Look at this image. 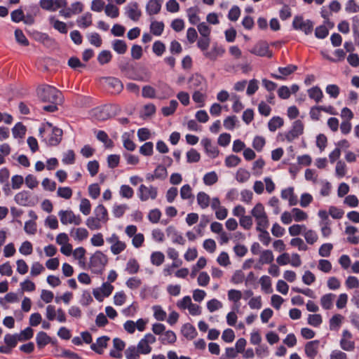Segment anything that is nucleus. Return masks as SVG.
I'll return each mask as SVG.
<instances>
[{
    "label": "nucleus",
    "mask_w": 359,
    "mask_h": 359,
    "mask_svg": "<svg viewBox=\"0 0 359 359\" xmlns=\"http://www.w3.org/2000/svg\"><path fill=\"white\" fill-rule=\"evenodd\" d=\"M60 95V91L50 86H42L37 89L39 99L43 102L49 103L43 107V109L46 111L53 112L57 109V102Z\"/></svg>",
    "instance_id": "nucleus-1"
},
{
    "label": "nucleus",
    "mask_w": 359,
    "mask_h": 359,
    "mask_svg": "<svg viewBox=\"0 0 359 359\" xmlns=\"http://www.w3.org/2000/svg\"><path fill=\"white\" fill-rule=\"evenodd\" d=\"M39 133L41 140L50 146L57 145L62 140V130L49 122L43 123Z\"/></svg>",
    "instance_id": "nucleus-2"
},
{
    "label": "nucleus",
    "mask_w": 359,
    "mask_h": 359,
    "mask_svg": "<svg viewBox=\"0 0 359 359\" xmlns=\"http://www.w3.org/2000/svg\"><path fill=\"white\" fill-rule=\"evenodd\" d=\"M109 220L108 211L106 208L99 204L93 210V215L87 218L86 225L90 230H99L105 225Z\"/></svg>",
    "instance_id": "nucleus-3"
},
{
    "label": "nucleus",
    "mask_w": 359,
    "mask_h": 359,
    "mask_svg": "<svg viewBox=\"0 0 359 359\" xmlns=\"http://www.w3.org/2000/svg\"><path fill=\"white\" fill-rule=\"evenodd\" d=\"M252 218L254 217L257 223L256 229L268 228L269 225L268 216L264 205L257 203L250 211Z\"/></svg>",
    "instance_id": "nucleus-4"
},
{
    "label": "nucleus",
    "mask_w": 359,
    "mask_h": 359,
    "mask_svg": "<svg viewBox=\"0 0 359 359\" xmlns=\"http://www.w3.org/2000/svg\"><path fill=\"white\" fill-rule=\"evenodd\" d=\"M58 217L63 225L74 224L79 226L82 223L79 215H76L72 210H61L58 212Z\"/></svg>",
    "instance_id": "nucleus-5"
},
{
    "label": "nucleus",
    "mask_w": 359,
    "mask_h": 359,
    "mask_svg": "<svg viewBox=\"0 0 359 359\" xmlns=\"http://www.w3.org/2000/svg\"><path fill=\"white\" fill-rule=\"evenodd\" d=\"M304 128V124L300 120L294 121L292 128L288 132L280 135L281 140H286L288 142H292L303 134Z\"/></svg>",
    "instance_id": "nucleus-6"
},
{
    "label": "nucleus",
    "mask_w": 359,
    "mask_h": 359,
    "mask_svg": "<svg viewBox=\"0 0 359 359\" xmlns=\"http://www.w3.org/2000/svg\"><path fill=\"white\" fill-rule=\"evenodd\" d=\"M107 262V255L100 251H97L90 258V266L93 272L99 273L103 270Z\"/></svg>",
    "instance_id": "nucleus-7"
},
{
    "label": "nucleus",
    "mask_w": 359,
    "mask_h": 359,
    "mask_svg": "<svg viewBox=\"0 0 359 359\" xmlns=\"http://www.w3.org/2000/svg\"><path fill=\"white\" fill-rule=\"evenodd\" d=\"M106 241L110 245L111 252L114 255H119L126 248V243L121 241L115 233L107 237Z\"/></svg>",
    "instance_id": "nucleus-8"
},
{
    "label": "nucleus",
    "mask_w": 359,
    "mask_h": 359,
    "mask_svg": "<svg viewBox=\"0 0 359 359\" xmlns=\"http://www.w3.org/2000/svg\"><path fill=\"white\" fill-rule=\"evenodd\" d=\"M156 341V338L154 334L151 333L146 334L137 345L140 353L143 355L149 354L152 351L151 345L154 344Z\"/></svg>",
    "instance_id": "nucleus-9"
},
{
    "label": "nucleus",
    "mask_w": 359,
    "mask_h": 359,
    "mask_svg": "<svg viewBox=\"0 0 359 359\" xmlns=\"http://www.w3.org/2000/svg\"><path fill=\"white\" fill-rule=\"evenodd\" d=\"M292 26L295 29L303 32L308 35L313 31V23L310 20H305L302 16H295L292 22Z\"/></svg>",
    "instance_id": "nucleus-10"
},
{
    "label": "nucleus",
    "mask_w": 359,
    "mask_h": 359,
    "mask_svg": "<svg viewBox=\"0 0 359 359\" xmlns=\"http://www.w3.org/2000/svg\"><path fill=\"white\" fill-rule=\"evenodd\" d=\"M114 290V286L109 282L103 283L102 285L93 290L94 297L100 302H102L104 298L111 295Z\"/></svg>",
    "instance_id": "nucleus-11"
},
{
    "label": "nucleus",
    "mask_w": 359,
    "mask_h": 359,
    "mask_svg": "<svg viewBox=\"0 0 359 359\" xmlns=\"http://www.w3.org/2000/svg\"><path fill=\"white\" fill-rule=\"evenodd\" d=\"M189 88L195 90H207V83L205 79L198 74L191 75L188 79Z\"/></svg>",
    "instance_id": "nucleus-12"
},
{
    "label": "nucleus",
    "mask_w": 359,
    "mask_h": 359,
    "mask_svg": "<svg viewBox=\"0 0 359 359\" xmlns=\"http://www.w3.org/2000/svg\"><path fill=\"white\" fill-rule=\"evenodd\" d=\"M157 188L153 186H146L141 184L138 189V196L142 201H146L149 199L154 200L157 196Z\"/></svg>",
    "instance_id": "nucleus-13"
},
{
    "label": "nucleus",
    "mask_w": 359,
    "mask_h": 359,
    "mask_svg": "<svg viewBox=\"0 0 359 359\" xmlns=\"http://www.w3.org/2000/svg\"><path fill=\"white\" fill-rule=\"evenodd\" d=\"M125 15L134 22L140 20L142 15V11L137 2H130L124 8Z\"/></svg>",
    "instance_id": "nucleus-14"
},
{
    "label": "nucleus",
    "mask_w": 359,
    "mask_h": 359,
    "mask_svg": "<svg viewBox=\"0 0 359 359\" xmlns=\"http://www.w3.org/2000/svg\"><path fill=\"white\" fill-rule=\"evenodd\" d=\"M84 5L80 1L73 2L67 9L60 10V15L65 18H69L74 15H78L83 12Z\"/></svg>",
    "instance_id": "nucleus-15"
},
{
    "label": "nucleus",
    "mask_w": 359,
    "mask_h": 359,
    "mask_svg": "<svg viewBox=\"0 0 359 359\" xmlns=\"http://www.w3.org/2000/svg\"><path fill=\"white\" fill-rule=\"evenodd\" d=\"M250 53L260 57H271L272 53L266 42L259 41L250 50Z\"/></svg>",
    "instance_id": "nucleus-16"
},
{
    "label": "nucleus",
    "mask_w": 359,
    "mask_h": 359,
    "mask_svg": "<svg viewBox=\"0 0 359 359\" xmlns=\"http://www.w3.org/2000/svg\"><path fill=\"white\" fill-rule=\"evenodd\" d=\"M106 86L111 90L112 93H119L123 88L122 82L117 78L106 77L102 79Z\"/></svg>",
    "instance_id": "nucleus-17"
},
{
    "label": "nucleus",
    "mask_w": 359,
    "mask_h": 359,
    "mask_svg": "<svg viewBox=\"0 0 359 359\" xmlns=\"http://www.w3.org/2000/svg\"><path fill=\"white\" fill-rule=\"evenodd\" d=\"M280 196L283 199L288 201L290 206H294L298 203L297 196L294 193L293 187H287L281 191Z\"/></svg>",
    "instance_id": "nucleus-18"
},
{
    "label": "nucleus",
    "mask_w": 359,
    "mask_h": 359,
    "mask_svg": "<svg viewBox=\"0 0 359 359\" xmlns=\"http://www.w3.org/2000/svg\"><path fill=\"white\" fill-rule=\"evenodd\" d=\"M167 236L170 238L172 241L174 243H177L180 245L185 244V239L183 238L182 234H180L175 227L170 226L166 229Z\"/></svg>",
    "instance_id": "nucleus-19"
},
{
    "label": "nucleus",
    "mask_w": 359,
    "mask_h": 359,
    "mask_svg": "<svg viewBox=\"0 0 359 359\" xmlns=\"http://www.w3.org/2000/svg\"><path fill=\"white\" fill-rule=\"evenodd\" d=\"M50 25L61 34H67L68 32L67 24L59 20L55 15H50L48 18Z\"/></svg>",
    "instance_id": "nucleus-20"
},
{
    "label": "nucleus",
    "mask_w": 359,
    "mask_h": 359,
    "mask_svg": "<svg viewBox=\"0 0 359 359\" xmlns=\"http://www.w3.org/2000/svg\"><path fill=\"white\" fill-rule=\"evenodd\" d=\"M297 69V67L294 65H289L285 67H278V71L280 75L271 74L272 77L276 79L283 80L287 76L290 75Z\"/></svg>",
    "instance_id": "nucleus-21"
},
{
    "label": "nucleus",
    "mask_w": 359,
    "mask_h": 359,
    "mask_svg": "<svg viewBox=\"0 0 359 359\" xmlns=\"http://www.w3.org/2000/svg\"><path fill=\"white\" fill-rule=\"evenodd\" d=\"M76 25L81 29H86L93 23V15L90 12H86L76 19Z\"/></svg>",
    "instance_id": "nucleus-22"
},
{
    "label": "nucleus",
    "mask_w": 359,
    "mask_h": 359,
    "mask_svg": "<svg viewBox=\"0 0 359 359\" xmlns=\"http://www.w3.org/2000/svg\"><path fill=\"white\" fill-rule=\"evenodd\" d=\"M161 0H149L146 5V12L149 15L158 14L161 9Z\"/></svg>",
    "instance_id": "nucleus-23"
},
{
    "label": "nucleus",
    "mask_w": 359,
    "mask_h": 359,
    "mask_svg": "<svg viewBox=\"0 0 359 359\" xmlns=\"http://www.w3.org/2000/svg\"><path fill=\"white\" fill-rule=\"evenodd\" d=\"M319 341H309L305 345V353L310 358H314L318 354Z\"/></svg>",
    "instance_id": "nucleus-24"
},
{
    "label": "nucleus",
    "mask_w": 359,
    "mask_h": 359,
    "mask_svg": "<svg viewBox=\"0 0 359 359\" xmlns=\"http://www.w3.org/2000/svg\"><path fill=\"white\" fill-rule=\"evenodd\" d=\"M70 236L76 241H82L88 236V231L85 228H73L70 231Z\"/></svg>",
    "instance_id": "nucleus-25"
},
{
    "label": "nucleus",
    "mask_w": 359,
    "mask_h": 359,
    "mask_svg": "<svg viewBox=\"0 0 359 359\" xmlns=\"http://www.w3.org/2000/svg\"><path fill=\"white\" fill-rule=\"evenodd\" d=\"M109 338L105 336L99 337L96 342L91 345V348L96 353L101 354L103 352V349L107 347V341Z\"/></svg>",
    "instance_id": "nucleus-26"
},
{
    "label": "nucleus",
    "mask_w": 359,
    "mask_h": 359,
    "mask_svg": "<svg viewBox=\"0 0 359 359\" xmlns=\"http://www.w3.org/2000/svg\"><path fill=\"white\" fill-rule=\"evenodd\" d=\"M164 23L162 21H157L155 20H151V24L149 26L150 32L154 36H161L164 30Z\"/></svg>",
    "instance_id": "nucleus-27"
},
{
    "label": "nucleus",
    "mask_w": 359,
    "mask_h": 359,
    "mask_svg": "<svg viewBox=\"0 0 359 359\" xmlns=\"http://www.w3.org/2000/svg\"><path fill=\"white\" fill-rule=\"evenodd\" d=\"M14 200L18 205L27 206L30 201V194L26 191H20L15 196Z\"/></svg>",
    "instance_id": "nucleus-28"
},
{
    "label": "nucleus",
    "mask_w": 359,
    "mask_h": 359,
    "mask_svg": "<svg viewBox=\"0 0 359 359\" xmlns=\"http://www.w3.org/2000/svg\"><path fill=\"white\" fill-rule=\"evenodd\" d=\"M158 339L164 345L172 344L176 341L177 336L173 331L168 330L162 334Z\"/></svg>",
    "instance_id": "nucleus-29"
},
{
    "label": "nucleus",
    "mask_w": 359,
    "mask_h": 359,
    "mask_svg": "<svg viewBox=\"0 0 359 359\" xmlns=\"http://www.w3.org/2000/svg\"><path fill=\"white\" fill-rule=\"evenodd\" d=\"M309 97L316 102H320L323 97V93L318 86H313L307 90Z\"/></svg>",
    "instance_id": "nucleus-30"
},
{
    "label": "nucleus",
    "mask_w": 359,
    "mask_h": 359,
    "mask_svg": "<svg viewBox=\"0 0 359 359\" xmlns=\"http://www.w3.org/2000/svg\"><path fill=\"white\" fill-rule=\"evenodd\" d=\"M197 203L202 209L207 208L210 203V196L203 191H200L196 196Z\"/></svg>",
    "instance_id": "nucleus-31"
},
{
    "label": "nucleus",
    "mask_w": 359,
    "mask_h": 359,
    "mask_svg": "<svg viewBox=\"0 0 359 359\" xmlns=\"http://www.w3.org/2000/svg\"><path fill=\"white\" fill-rule=\"evenodd\" d=\"M292 215L293 217V220L296 222L306 221L309 217V215L306 212L298 208H293L292 209Z\"/></svg>",
    "instance_id": "nucleus-32"
},
{
    "label": "nucleus",
    "mask_w": 359,
    "mask_h": 359,
    "mask_svg": "<svg viewBox=\"0 0 359 359\" xmlns=\"http://www.w3.org/2000/svg\"><path fill=\"white\" fill-rule=\"evenodd\" d=\"M303 236L306 243L310 245L314 244L318 239L317 233L314 230L307 229L306 227L303 233Z\"/></svg>",
    "instance_id": "nucleus-33"
},
{
    "label": "nucleus",
    "mask_w": 359,
    "mask_h": 359,
    "mask_svg": "<svg viewBox=\"0 0 359 359\" xmlns=\"http://www.w3.org/2000/svg\"><path fill=\"white\" fill-rule=\"evenodd\" d=\"M105 15L111 18H116L119 16V8L114 4L109 3L104 7Z\"/></svg>",
    "instance_id": "nucleus-34"
},
{
    "label": "nucleus",
    "mask_w": 359,
    "mask_h": 359,
    "mask_svg": "<svg viewBox=\"0 0 359 359\" xmlns=\"http://www.w3.org/2000/svg\"><path fill=\"white\" fill-rule=\"evenodd\" d=\"M183 335L189 339H192L196 337L197 332L196 328L191 324H185L182 329Z\"/></svg>",
    "instance_id": "nucleus-35"
},
{
    "label": "nucleus",
    "mask_w": 359,
    "mask_h": 359,
    "mask_svg": "<svg viewBox=\"0 0 359 359\" xmlns=\"http://www.w3.org/2000/svg\"><path fill=\"white\" fill-rule=\"evenodd\" d=\"M37 346L39 348H43L50 341V338L44 332H39L36 337Z\"/></svg>",
    "instance_id": "nucleus-36"
},
{
    "label": "nucleus",
    "mask_w": 359,
    "mask_h": 359,
    "mask_svg": "<svg viewBox=\"0 0 359 359\" xmlns=\"http://www.w3.org/2000/svg\"><path fill=\"white\" fill-rule=\"evenodd\" d=\"M334 294L332 293L326 294L321 297L320 304L324 309L328 310L332 307Z\"/></svg>",
    "instance_id": "nucleus-37"
},
{
    "label": "nucleus",
    "mask_w": 359,
    "mask_h": 359,
    "mask_svg": "<svg viewBox=\"0 0 359 359\" xmlns=\"http://www.w3.org/2000/svg\"><path fill=\"white\" fill-rule=\"evenodd\" d=\"M259 283L261 285L262 290L267 293H271L273 292V289L271 287V280L268 276H263L259 279Z\"/></svg>",
    "instance_id": "nucleus-38"
},
{
    "label": "nucleus",
    "mask_w": 359,
    "mask_h": 359,
    "mask_svg": "<svg viewBox=\"0 0 359 359\" xmlns=\"http://www.w3.org/2000/svg\"><path fill=\"white\" fill-rule=\"evenodd\" d=\"M283 119L280 116H273L268 123L269 130L271 132L276 131L283 125Z\"/></svg>",
    "instance_id": "nucleus-39"
},
{
    "label": "nucleus",
    "mask_w": 359,
    "mask_h": 359,
    "mask_svg": "<svg viewBox=\"0 0 359 359\" xmlns=\"http://www.w3.org/2000/svg\"><path fill=\"white\" fill-rule=\"evenodd\" d=\"M112 48L118 54H124L127 50V45L123 40L116 39L112 41Z\"/></svg>",
    "instance_id": "nucleus-40"
},
{
    "label": "nucleus",
    "mask_w": 359,
    "mask_h": 359,
    "mask_svg": "<svg viewBox=\"0 0 359 359\" xmlns=\"http://www.w3.org/2000/svg\"><path fill=\"white\" fill-rule=\"evenodd\" d=\"M206 98L205 91L204 90H195L192 95V99L196 102L199 104L198 107H202L205 105V100Z\"/></svg>",
    "instance_id": "nucleus-41"
},
{
    "label": "nucleus",
    "mask_w": 359,
    "mask_h": 359,
    "mask_svg": "<svg viewBox=\"0 0 359 359\" xmlns=\"http://www.w3.org/2000/svg\"><path fill=\"white\" fill-rule=\"evenodd\" d=\"M274 259V256L271 250H265L262 251L259 262L262 264H271Z\"/></svg>",
    "instance_id": "nucleus-42"
},
{
    "label": "nucleus",
    "mask_w": 359,
    "mask_h": 359,
    "mask_svg": "<svg viewBox=\"0 0 359 359\" xmlns=\"http://www.w3.org/2000/svg\"><path fill=\"white\" fill-rule=\"evenodd\" d=\"M139 269L140 265L135 259L131 258L128 261L126 266V271L128 273L135 274L138 272Z\"/></svg>",
    "instance_id": "nucleus-43"
},
{
    "label": "nucleus",
    "mask_w": 359,
    "mask_h": 359,
    "mask_svg": "<svg viewBox=\"0 0 359 359\" xmlns=\"http://www.w3.org/2000/svg\"><path fill=\"white\" fill-rule=\"evenodd\" d=\"M154 311V317L158 321H163L165 320L167 313L159 305H155L152 307Z\"/></svg>",
    "instance_id": "nucleus-44"
},
{
    "label": "nucleus",
    "mask_w": 359,
    "mask_h": 359,
    "mask_svg": "<svg viewBox=\"0 0 359 359\" xmlns=\"http://www.w3.org/2000/svg\"><path fill=\"white\" fill-rule=\"evenodd\" d=\"M347 167L342 161H338L335 166V175L338 178H342L346 175Z\"/></svg>",
    "instance_id": "nucleus-45"
},
{
    "label": "nucleus",
    "mask_w": 359,
    "mask_h": 359,
    "mask_svg": "<svg viewBox=\"0 0 359 359\" xmlns=\"http://www.w3.org/2000/svg\"><path fill=\"white\" fill-rule=\"evenodd\" d=\"M12 133L15 138H22L25 135L26 128L19 122L13 128Z\"/></svg>",
    "instance_id": "nucleus-46"
},
{
    "label": "nucleus",
    "mask_w": 359,
    "mask_h": 359,
    "mask_svg": "<svg viewBox=\"0 0 359 359\" xmlns=\"http://www.w3.org/2000/svg\"><path fill=\"white\" fill-rule=\"evenodd\" d=\"M203 180L205 185L211 186L217 182L218 176L215 171L209 172L203 176Z\"/></svg>",
    "instance_id": "nucleus-47"
},
{
    "label": "nucleus",
    "mask_w": 359,
    "mask_h": 359,
    "mask_svg": "<svg viewBox=\"0 0 359 359\" xmlns=\"http://www.w3.org/2000/svg\"><path fill=\"white\" fill-rule=\"evenodd\" d=\"M177 106H178V102L175 100H172L170 102L168 106L163 107L161 109L163 114L165 116L172 114L175 111Z\"/></svg>",
    "instance_id": "nucleus-48"
},
{
    "label": "nucleus",
    "mask_w": 359,
    "mask_h": 359,
    "mask_svg": "<svg viewBox=\"0 0 359 359\" xmlns=\"http://www.w3.org/2000/svg\"><path fill=\"white\" fill-rule=\"evenodd\" d=\"M250 177V173L244 168H239L236 173V179L238 182H247Z\"/></svg>",
    "instance_id": "nucleus-49"
},
{
    "label": "nucleus",
    "mask_w": 359,
    "mask_h": 359,
    "mask_svg": "<svg viewBox=\"0 0 359 359\" xmlns=\"http://www.w3.org/2000/svg\"><path fill=\"white\" fill-rule=\"evenodd\" d=\"M180 196L183 200L194 198L192 189L189 184H184L180 189Z\"/></svg>",
    "instance_id": "nucleus-50"
},
{
    "label": "nucleus",
    "mask_w": 359,
    "mask_h": 359,
    "mask_svg": "<svg viewBox=\"0 0 359 359\" xmlns=\"http://www.w3.org/2000/svg\"><path fill=\"white\" fill-rule=\"evenodd\" d=\"M267 228L256 229L257 231H259V240L265 245L268 246L271 242V237L269 232L266 231Z\"/></svg>",
    "instance_id": "nucleus-51"
},
{
    "label": "nucleus",
    "mask_w": 359,
    "mask_h": 359,
    "mask_svg": "<svg viewBox=\"0 0 359 359\" xmlns=\"http://www.w3.org/2000/svg\"><path fill=\"white\" fill-rule=\"evenodd\" d=\"M72 190L69 187H60L57 189V196L64 199L68 200L72 196Z\"/></svg>",
    "instance_id": "nucleus-52"
},
{
    "label": "nucleus",
    "mask_w": 359,
    "mask_h": 359,
    "mask_svg": "<svg viewBox=\"0 0 359 359\" xmlns=\"http://www.w3.org/2000/svg\"><path fill=\"white\" fill-rule=\"evenodd\" d=\"M305 225L301 224H292L288 229L289 233L291 236H297L299 234H302L306 229Z\"/></svg>",
    "instance_id": "nucleus-53"
},
{
    "label": "nucleus",
    "mask_w": 359,
    "mask_h": 359,
    "mask_svg": "<svg viewBox=\"0 0 359 359\" xmlns=\"http://www.w3.org/2000/svg\"><path fill=\"white\" fill-rule=\"evenodd\" d=\"M140 352L139 349L135 346H129L125 351V355L127 359H138Z\"/></svg>",
    "instance_id": "nucleus-54"
},
{
    "label": "nucleus",
    "mask_w": 359,
    "mask_h": 359,
    "mask_svg": "<svg viewBox=\"0 0 359 359\" xmlns=\"http://www.w3.org/2000/svg\"><path fill=\"white\" fill-rule=\"evenodd\" d=\"M79 210L84 215H88L91 211V204L88 199L82 198L79 205Z\"/></svg>",
    "instance_id": "nucleus-55"
},
{
    "label": "nucleus",
    "mask_w": 359,
    "mask_h": 359,
    "mask_svg": "<svg viewBox=\"0 0 359 359\" xmlns=\"http://www.w3.org/2000/svg\"><path fill=\"white\" fill-rule=\"evenodd\" d=\"M243 298L240 290L231 289L228 291V299L233 303H238Z\"/></svg>",
    "instance_id": "nucleus-56"
},
{
    "label": "nucleus",
    "mask_w": 359,
    "mask_h": 359,
    "mask_svg": "<svg viewBox=\"0 0 359 359\" xmlns=\"http://www.w3.org/2000/svg\"><path fill=\"white\" fill-rule=\"evenodd\" d=\"M344 317L340 314L334 315L330 320V330H337L342 323Z\"/></svg>",
    "instance_id": "nucleus-57"
},
{
    "label": "nucleus",
    "mask_w": 359,
    "mask_h": 359,
    "mask_svg": "<svg viewBox=\"0 0 359 359\" xmlns=\"http://www.w3.org/2000/svg\"><path fill=\"white\" fill-rule=\"evenodd\" d=\"M154 177H156L157 180H163L166 178L168 175V171L165 167L163 165H158L155 168L154 171Z\"/></svg>",
    "instance_id": "nucleus-58"
},
{
    "label": "nucleus",
    "mask_w": 359,
    "mask_h": 359,
    "mask_svg": "<svg viewBox=\"0 0 359 359\" xmlns=\"http://www.w3.org/2000/svg\"><path fill=\"white\" fill-rule=\"evenodd\" d=\"M165 259V256L161 252H154L151 255V262L156 266L161 265Z\"/></svg>",
    "instance_id": "nucleus-59"
},
{
    "label": "nucleus",
    "mask_w": 359,
    "mask_h": 359,
    "mask_svg": "<svg viewBox=\"0 0 359 359\" xmlns=\"http://www.w3.org/2000/svg\"><path fill=\"white\" fill-rule=\"evenodd\" d=\"M325 92L330 97L336 99L339 95L340 90L338 86L335 84H329L325 88Z\"/></svg>",
    "instance_id": "nucleus-60"
},
{
    "label": "nucleus",
    "mask_w": 359,
    "mask_h": 359,
    "mask_svg": "<svg viewBox=\"0 0 359 359\" xmlns=\"http://www.w3.org/2000/svg\"><path fill=\"white\" fill-rule=\"evenodd\" d=\"M119 194L121 197L129 199L133 196L134 191L130 186L124 184L121 186Z\"/></svg>",
    "instance_id": "nucleus-61"
},
{
    "label": "nucleus",
    "mask_w": 359,
    "mask_h": 359,
    "mask_svg": "<svg viewBox=\"0 0 359 359\" xmlns=\"http://www.w3.org/2000/svg\"><path fill=\"white\" fill-rule=\"evenodd\" d=\"M222 303L217 299H212L207 302V309L211 313L222 309Z\"/></svg>",
    "instance_id": "nucleus-62"
},
{
    "label": "nucleus",
    "mask_w": 359,
    "mask_h": 359,
    "mask_svg": "<svg viewBox=\"0 0 359 359\" xmlns=\"http://www.w3.org/2000/svg\"><path fill=\"white\" fill-rule=\"evenodd\" d=\"M192 304L191 299L189 296H185L182 299L178 300L176 303L177 306L181 310L188 309Z\"/></svg>",
    "instance_id": "nucleus-63"
},
{
    "label": "nucleus",
    "mask_w": 359,
    "mask_h": 359,
    "mask_svg": "<svg viewBox=\"0 0 359 359\" xmlns=\"http://www.w3.org/2000/svg\"><path fill=\"white\" fill-rule=\"evenodd\" d=\"M154 151V144L151 142H147L140 148V153L144 156H151Z\"/></svg>",
    "instance_id": "nucleus-64"
}]
</instances>
